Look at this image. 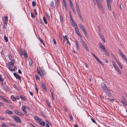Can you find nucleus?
I'll return each mask as SVG.
<instances>
[{
  "instance_id": "13",
  "label": "nucleus",
  "mask_w": 127,
  "mask_h": 127,
  "mask_svg": "<svg viewBox=\"0 0 127 127\" xmlns=\"http://www.w3.org/2000/svg\"><path fill=\"white\" fill-rule=\"evenodd\" d=\"M114 68L115 69L117 70V71L120 74H121V72L120 71L119 69L117 66H115V67H114Z\"/></svg>"
},
{
  "instance_id": "45",
  "label": "nucleus",
  "mask_w": 127,
  "mask_h": 127,
  "mask_svg": "<svg viewBox=\"0 0 127 127\" xmlns=\"http://www.w3.org/2000/svg\"><path fill=\"white\" fill-rule=\"evenodd\" d=\"M4 88L6 90H7L9 89V88L7 85H6L4 87Z\"/></svg>"
},
{
  "instance_id": "10",
  "label": "nucleus",
  "mask_w": 127,
  "mask_h": 127,
  "mask_svg": "<svg viewBox=\"0 0 127 127\" xmlns=\"http://www.w3.org/2000/svg\"><path fill=\"white\" fill-rule=\"evenodd\" d=\"M21 109L25 113V114L27 113V112L26 110V106H23L21 108Z\"/></svg>"
},
{
  "instance_id": "4",
  "label": "nucleus",
  "mask_w": 127,
  "mask_h": 127,
  "mask_svg": "<svg viewBox=\"0 0 127 127\" xmlns=\"http://www.w3.org/2000/svg\"><path fill=\"white\" fill-rule=\"evenodd\" d=\"M98 6L100 9H101L102 8L101 5V0H95Z\"/></svg>"
},
{
  "instance_id": "51",
  "label": "nucleus",
  "mask_w": 127,
  "mask_h": 127,
  "mask_svg": "<svg viewBox=\"0 0 127 127\" xmlns=\"http://www.w3.org/2000/svg\"><path fill=\"white\" fill-rule=\"evenodd\" d=\"M69 117L70 120H72V115H71V114H69Z\"/></svg>"
},
{
  "instance_id": "56",
  "label": "nucleus",
  "mask_w": 127,
  "mask_h": 127,
  "mask_svg": "<svg viewBox=\"0 0 127 127\" xmlns=\"http://www.w3.org/2000/svg\"><path fill=\"white\" fill-rule=\"evenodd\" d=\"M112 64L114 66V67H115V66H116V65L115 64V62L114 61L112 62Z\"/></svg>"
},
{
  "instance_id": "8",
  "label": "nucleus",
  "mask_w": 127,
  "mask_h": 127,
  "mask_svg": "<svg viewBox=\"0 0 127 127\" xmlns=\"http://www.w3.org/2000/svg\"><path fill=\"white\" fill-rule=\"evenodd\" d=\"M14 112L16 114L19 115L21 117L23 116L24 115V114L22 113H21L20 112L18 111V110H14Z\"/></svg>"
},
{
  "instance_id": "58",
  "label": "nucleus",
  "mask_w": 127,
  "mask_h": 127,
  "mask_svg": "<svg viewBox=\"0 0 127 127\" xmlns=\"http://www.w3.org/2000/svg\"><path fill=\"white\" fill-rule=\"evenodd\" d=\"M51 96H52V99L53 100H54L55 99V98H54V95H53V93H51Z\"/></svg>"
},
{
  "instance_id": "20",
  "label": "nucleus",
  "mask_w": 127,
  "mask_h": 127,
  "mask_svg": "<svg viewBox=\"0 0 127 127\" xmlns=\"http://www.w3.org/2000/svg\"><path fill=\"white\" fill-rule=\"evenodd\" d=\"M60 21L61 23H63V19L62 16L60 15Z\"/></svg>"
},
{
  "instance_id": "55",
  "label": "nucleus",
  "mask_w": 127,
  "mask_h": 127,
  "mask_svg": "<svg viewBox=\"0 0 127 127\" xmlns=\"http://www.w3.org/2000/svg\"><path fill=\"white\" fill-rule=\"evenodd\" d=\"M99 36H100V37L102 39V38H103L104 37L101 34V33H100L99 34Z\"/></svg>"
},
{
  "instance_id": "48",
  "label": "nucleus",
  "mask_w": 127,
  "mask_h": 127,
  "mask_svg": "<svg viewBox=\"0 0 127 127\" xmlns=\"http://www.w3.org/2000/svg\"><path fill=\"white\" fill-rule=\"evenodd\" d=\"M75 31L76 32L78 35V34H80V33L78 29H76Z\"/></svg>"
},
{
  "instance_id": "6",
  "label": "nucleus",
  "mask_w": 127,
  "mask_h": 127,
  "mask_svg": "<svg viewBox=\"0 0 127 127\" xmlns=\"http://www.w3.org/2000/svg\"><path fill=\"white\" fill-rule=\"evenodd\" d=\"M14 60H12L11 62H10L8 63V67H13L14 65Z\"/></svg>"
},
{
  "instance_id": "52",
  "label": "nucleus",
  "mask_w": 127,
  "mask_h": 127,
  "mask_svg": "<svg viewBox=\"0 0 127 127\" xmlns=\"http://www.w3.org/2000/svg\"><path fill=\"white\" fill-rule=\"evenodd\" d=\"M31 16L32 18H34L35 17L34 15L32 13H31Z\"/></svg>"
},
{
  "instance_id": "62",
  "label": "nucleus",
  "mask_w": 127,
  "mask_h": 127,
  "mask_svg": "<svg viewBox=\"0 0 127 127\" xmlns=\"http://www.w3.org/2000/svg\"><path fill=\"white\" fill-rule=\"evenodd\" d=\"M122 98L123 99V100H122L124 101H126V100L125 99V97L124 96H122Z\"/></svg>"
},
{
  "instance_id": "25",
  "label": "nucleus",
  "mask_w": 127,
  "mask_h": 127,
  "mask_svg": "<svg viewBox=\"0 0 127 127\" xmlns=\"http://www.w3.org/2000/svg\"><path fill=\"white\" fill-rule=\"evenodd\" d=\"M43 21L46 24H47V21L46 20V19L45 18V16H44L43 17Z\"/></svg>"
},
{
  "instance_id": "37",
  "label": "nucleus",
  "mask_w": 127,
  "mask_h": 127,
  "mask_svg": "<svg viewBox=\"0 0 127 127\" xmlns=\"http://www.w3.org/2000/svg\"><path fill=\"white\" fill-rule=\"evenodd\" d=\"M8 58L10 60H11L12 59V56L10 54L8 55Z\"/></svg>"
},
{
  "instance_id": "53",
  "label": "nucleus",
  "mask_w": 127,
  "mask_h": 127,
  "mask_svg": "<svg viewBox=\"0 0 127 127\" xmlns=\"http://www.w3.org/2000/svg\"><path fill=\"white\" fill-rule=\"evenodd\" d=\"M35 88L36 90L37 93H38V91L37 88V85H35Z\"/></svg>"
},
{
  "instance_id": "46",
  "label": "nucleus",
  "mask_w": 127,
  "mask_h": 127,
  "mask_svg": "<svg viewBox=\"0 0 127 127\" xmlns=\"http://www.w3.org/2000/svg\"><path fill=\"white\" fill-rule=\"evenodd\" d=\"M71 23L72 25V26H74L75 25V24H74V22L73 21H71Z\"/></svg>"
},
{
  "instance_id": "35",
  "label": "nucleus",
  "mask_w": 127,
  "mask_h": 127,
  "mask_svg": "<svg viewBox=\"0 0 127 127\" xmlns=\"http://www.w3.org/2000/svg\"><path fill=\"white\" fill-rule=\"evenodd\" d=\"M126 101H124L123 100H121V103L123 104L124 105H126V104L125 103V102Z\"/></svg>"
},
{
  "instance_id": "27",
  "label": "nucleus",
  "mask_w": 127,
  "mask_h": 127,
  "mask_svg": "<svg viewBox=\"0 0 127 127\" xmlns=\"http://www.w3.org/2000/svg\"><path fill=\"white\" fill-rule=\"evenodd\" d=\"M29 65L30 66H31L32 64V60L31 59H30L29 60Z\"/></svg>"
},
{
  "instance_id": "28",
  "label": "nucleus",
  "mask_w": 127,
  "mask_h": 127,
  "mask_svg": "<svg viewBox=\"0 0 127 127\" xmlns=\"http://www.w3.org/2000/svg\"><path fill=\"white\" fill-rule=\"evenodd\" d=\"M83 46L86 51H89V50L86 44L84 46Z\"/></svg>"
},
{
  "instance_id": "54",
  "label": "nucleus",
  "mask_w": 127,
  "mask_h": 127,
  "mask_svg": "<svg viewBox=\"0 0 127 127\" xmlns=\"http://www.w3.org/2000/svg\"><path fill=\"white\" fill-rule=\"evenodd\" d=\"M76 9L77 10V12L78 13V14H81L80 11L79 10V9Z\"/></svg>"
},
{
  "instance_id": "23",
  "label": "nucleus",
  "mask_w": 127,
  "mask_h": 127,
  "mask_svg": "<svg viewBox=\"0 0 127 127\" xmlns=\"http://www.w3.org/2000/svg\"><path fill=\"white\" fill-rule=\"evenodd\" d=\"M11 98L13 101H14L16 100V98L13 95L11 96Z\"/></svg>"
},
{
  "instance_id": "36",
  "label": "nucleus",
  "mask_w": 127,
  "mask_h": 127,
  "mask_svg": "<svg viewBox=\"0 0 127 127\" xmlns=\"http://www.w3.org/2000/svg\"><path fill=\"white\" fill-rule=\"evenodd\" d=\"M19 53H20V55H23V51L22 50H21V49L20 50H19Z\"/></svg>"
},
{
  "instance_id": "60",
  "label": "nucleus",
  "mask_w": 127,
  "mask_h": 127,
  "mask_svg": "<svg viewBox=\"0 0 127 127\" xmlns=\"http://www.w3.org/2000/svg\"><path fill=\"white\" fill-rule=\"evenodd\" d=\"M53 41L54 43V44L55 45H56V40L54 39L53 38Z\"/></svg>"
},
{
  "instance_id": "63",
  "label": "nucleus",
  "mask_w": 127,
  "mask_h": 127,
  "mask_svg": "<svg viewBox=\"0 0 127 127\" xmlns=\"http://www.w3.org/2000/svg\"><path fill=\"white\" fill-rule=\"evenodd\" d=\"M6 103H11V101L9 100H7L6 101Z\"/></svg>"
},
{
  "instance_id": "26",
  "label": "nucleus",
  "mask_w": 127,
  "mask_h": 127,
  "mask_svg": "<svg viewBox=\"0 0 127 127\" xmlns=\"http://www.w3.org/2000/svg\"><path fill=\"white\" fill-rule=\"evenodd\" d=\"M9 125L11 126H13L15 127L16 125L13 123H10L9 124Z\"/></svg>"
},
{
  "instance_id": "2",
  "label": "nucleus",
  "mask_w": 127,
  "mask_h": 127,
  "mask_svg": "<svg viewBox=\"0 0 127 127\" xmlns=\"http://www.w3.org/2000/svg\"><path fill=\"white\" fill-rule=\"evenodd\" d=\"M37 72L42 77L45 74L44 71V70L41 69H38V68L37 69Z\"/></svg>"
},
{
  "instance_id": "50",
  "label": "nucleus",
  "mask_w": 127,
  "mask_h": 127,
  "mask_svg": "<svg viewBox=\"0 0 127 127\" xmlns=\"http://www.w3.org/2000/svg\"><path fill=\"white\" fill-rule=\"evenodd\" d=\"M38 120H37V121H36V122L38 123L39 124L40 122L42 120L40 118H39V119Z\"/></svg>"
},
{
  "instance_id": "19",
  "label": "nucleus",
  "mask_w": 127,
  "mask_h": 127,
  "mask_svg": "<svg viewBox=\"0 0 127 127\" xmlns=\"http://www.w3.org/2000/svg\"><path fill=\"white\" fill-rule=\"evenodd\" d=\"M50 5L51 7H53L54 6V1L52 0L50 2Z\"/></svg>"
},
{
  "instance_id": "18",
  "label": "nucleus",
  "mask_w": 127,
  "mask_h": 127,
  "mask_svg": "<svg viewBox=\"0 0 127 127\" xmlns=\"http://www.w3.org/2000/svg\"><path fill=\"white\" fill-rule=\"evenodd\" d=\"M75 43L76 44L77 49H79V48L78 41L76 40H75Z\"/></svg>"
},
{
  "instance_id": "9",
  "label": "nucleus",
  "mask_w": 127,
  "mask_h": 127,
  "mask_svg": "<svg viewBox=\"0 0 127 127\" xmlns=\"http://www.w3.org/2000/svg\"><path fill=\"white\" fill-rule=\"evenodd\" d=\"M41 85L44 91L46 92H47V90L46 89L45 83H41Z\"/></svg>"
},
{
  "instance_id": "43",
  "label": "nucleus",
  "mask_w": 127,
  "mask_h": 127,
  "mask_svg": "<svg viewBox=\"0 0 127 127\" xmlns=\"http://www.w3.org/2000/svg\"><path fill=\"white\" fill-rule=\"evenodd\" d=\"M4 40H5V41L6 42H7L8 40L7 37L5 36H4Z\"/></svg>"
},
{
  "instance_id": "64",
  "label": "nucleus",
  "mask_w": 127,
  "mask_h": 127,
  "mask_svg": "<svg viewBox=\"0 0 127 127\" xmlns=\"http://www.w3.org/2000/svg\"><path fill=\"white\" fill-rule=\"evenodd\" d=\"M30 126L31 127H35L32 124H30Z\"/></svg>"
},
{
  "instance_id": "16",
  "label": "nucleus",
  "mask_w": 127,
  "mask_h": 127,
  "mask_svg": "<svg viewBox=\"0 0 127 127\" xmlns=\"http://www.w3.org/2000/svg\"><path fill=\"white\" fill-rule=\"evenodd\" d=\"M20 98L23 99V100L26 101L27 100V99L26 98H25L22 95H20Z\"/></svg>"
},
{
  "instance_id": "24",
  "label": "nucleus",
  "mask_w": 127,
  "mask_h": 127,
  "mask_svg": "<svg viewBox=\"0 0 127 127\" xmlns=\"http://www.w3.org/2000/svg\"><path fill=\"white\" fill-rule=\"evenodd\" d=\"M116 61H117V64H118V65H119V66L122 69L123 68V67L122 66V65H121V64L120 63V62L118 61V60H117Z\"/></svg>"
},
{
  "instance_id": "57",
  "label": "nucleus",
  "mask_w": 127,
  "mask_h": 127,
  "mask_svg": "<svg viewBox=\"0 0 127 127\" xmlns=\"http://www.w3.org/2000/svg\"><path fill=\"white\" fill-rule=\"evenodd\" d=\"M73 12V13L75 14V13H76V12H75V9L74 8H73L72 9H71Z\"/></svg>"
},
{
  "instance_id": "1",
  "label": "nucleus",
  "mask_w": 127,
  "mask_h": 127,
  "mask_svg": "<svg viewBox=\"0 0 127 127\" xmlns=\"http://www.w3.org/2000/svg\"><path fill=\"white\" fill-rule=\"evenodd\" d=\"M101 86L102 90L109 97H110L111 94V91L106 86L104 82H103L101 83Z\"/></svg>"
},
{
  "instance_id": "30",
  "label": "nucleus",
  "mask_w": 127,
  "mask_h": 127,
  "mask_svg": "<svg viewBox=\"0 0 127 127\" xmlns=\"http://www.w3.org/2000/svg\"><path fill=\"white\" fill-rule=\"evenodd\" d=\"M36 2L35 1H32V6H33L34 7L36 6Z\"/></svg>"
},
{
  "instance_id": "29",
  "label": "nucleus",
  "mask_w": 127,
  "mask_h": 127,
  "mask_svg": "<svg viewBox=\"0 0 127 127\" xmlns=\"http://www.w3.org/2000/svg\"><path fill=\"white\" fill-rule=\"evenodd\" d=\"M103 51L107 55V56H109V54L108 53V51L106 50L105 49Z\"/></svg>"
},
{
  "instance_id": "21",
  "label": "nucleus",
  "mask_w": 127,
  "mask_h": 127,
  "mask_svg": "<svg viewBox=\"0 0 127 127\" xmlns=\"http://www.w3.org/2000/svg\"><path fill=\"white\" fill-rule=\"evenodd\" d=\"M64 6L65 7V9L67 11L68 10V8L67 7V3L66 2H64Z\"/></svg>"
},
{
  "instance_id": "42",
  "label": "nucleus",
  "mask_w": 127,
  "mask_h": 127,
  "mask_svg": "<svg viewBox=\"0 0 127 127\" xmlns=\"http://www.w3.org/2000/svg\"><path fill=\"white\" fill-rule=\"evenodd\" d=\"M35 77L36 79L39 80L40 79L39 76L37 75H35Z\"/></svg>"
},
{
  "instance_id": "41",
  "label": "nucleus",
  "mask_w": 127,
  "mask_h": 127,
  "mask_svg": "<svg viewBox=\"0 0 127 127\" xmlns=\"http://www.w3.org/2000/svg\"><path fill=\"white\" fill-rule=\"evenodd\" d=\"M76 9H79V5L77 3H76Z\"/></svg>"
},
{
  "instance_id": "12",
  "label": "nucleus",
  "mask_w": 127,
  "mask_h": 127,
  "mask_svg": "<svg viewBox=\"0 0 127 127\" xmlns=\"http://www.w3.org/2000/svg\"><path fill=\"white\" fill-rule=\"evenodd\" d=\"M99 44L100 47L103 50V51L105 49L104 46L101 43L99 42Z\"/></svg>"
},
{
  "instance_id": "17",
  "label": "nucleus",
  "mask_w": 127,
  "mask_h": 127,
  "mask_svg": "<svg viewBox=\"0 0 127 127\" xmlns=\"http://www.w3.org/2000/svg\"><path fill=\"white\" fill-rule=\"evenodd\" d=\"M39 124L40 125L44 126L45 125V123L42 120Z\"/></svg>"
},
{
  "instance_id": "59",
  "label": "nucleus",
  "mask_w": 127,
  "mask_h": 127,
  "mask_svg": "<svg viewBox=\"0 0 127 127\" xmlns=\"http://www.w3.org/2000/svg\"><path fill=\"white\" fill-rule=\"evenodd\" d=\"M2 100H3V101H4L5 102H6V101L7 100L5 98H4V97H2Z\"/></svg>"
},
{
  "instance_id": "15",
  "label": "nucleus",
  "mask_w": 127,
  "mask_h": 127,
  "mask_svg": "<svg viewBox=\"0 0 127 127\" xmlns=\"http://www.w3.org/2000/svg\"><path fill=\"white\" fill-rule=\"evenodd\" d=\"M23 55H24V56L25 58H27L28 57L27 54V52L24 50L23 51Z\"/></svg>"
},
{
  "instance_id": "38",
  "label": "nucleus",
  "mask_w": 127,
  "mask_h": 127,
  "mask_svg": "<svg viewBox=\"0 0 127 127\" xmlns=\"http://www.w3.org/2000/svg\"><path fill=\"white\" fill-rule=\"evenodd\" d=\"M107 6L108 8V9L109 10H111V6L110 4H107Z\"/></svg>"
},
{
  "instance_id": "39",
  "label": "nucleus",
  "mask_w": 127,
  "mask_h": 127,
  "mask_svg": "<svg viewBox=\"0 0 127 127\" xmlns=\"http://www.w3.org/2000/svg\"><path fill=\"white\" fill-rule=\"evenodd\" d=\"M8 67V68L9 69V70L12 71H15V69H13L11 68V67Z\"/></svg>"
},
{
  "instance_id": "32",
  "label": "nucleus",
  "mask_w": 127,
  "mask_h": 127,
  "mask_svg": "<svg viewBox=\"0 0 127 127\" xmlns=\"http://www.w3.org/2000/svg\"><path fill=\"white\" fill-rule=\"evenodd\" d=\"M81 43L82 45L83 46H84L86 44L85 42L82 40H81Z\"/></svg>"
},
{
  "instance_id": "40",
  "label": "nucleus",
  "mask_w": 127,
  "mask_h": 127,
  "mask_svg": "<svg viewBox=\"0 0 127 127\" xmlns=\"http://www.w3.org/2000/svg\"><path fill=\"white\" fill-rule=\"evenodd\" d=\"M2 127H8L7 126H6L4 123H3L2 125Z\"/></svg>"
},
{
  "instance_id": "34",
  "label": "nucleus",
  "mask_w": 127,
  "mask_h": 127,
  "mask_svg": "<svg viewBox=\"0 0 127 127\" xmlns=\"http://www.w3.org/2000/svg\"><path fill=\"white\" fill-rule=\"evenodd\" d=\"M34 118L35 120H36V121H37V120H39V118H40L36 116H34Z\"/></svg>"
},
{
  "instance_id": "33",
  "label": "nucleus",
  "mask_w": 127,
  "mask_h": 127,
  "mask_svg": "<svg viewBox=\"0 0 127 127\" xmlns=\"http://www.w3.org/2000/svg\"><path fill=\"white\" fill-rule=\"evenodd\" d=\"M79 25H80V27L81 30H82L83 29H85V28H84L83 26L81 24H80Z\"/></svg>"
},
{
  "instance_id": "22",
  "label": "nucleus",
  "mask_w": 127,
  "mask_h": 127,
  "mask_svg": "<svg viewBox=\"0 0 127 127\" xmlns=\"http://www.w3.org/2000/svg\"><path fill=\"white\" fill-rule=\"evenodd\" d=\"M4 81V79L2 78V75L0 74V81L1 82V84H3V82Z\"/></svg>"
},
{
  "instance_id": "61",
  "label": "nucleus",
  "mask_w": 127,
  "mask_h": 127,
  "mask_svg": "<svg viewBox=\"0 0 127 127\" xmlns=\"http://www.w3.org/2000/svg\"><path fill=\"white\" fill-rule=\"evenodd\" d=\"M121 56L122 57L123 59H124L126 58L125 57V56L123 54H122V55H121Z\"/></svg>"
},
{
  "instance_id": "49",
  "label": "nucleus",
  "mask_w": 127,
  "mask_h": 127,
  "mask_svg": "<svg viewBox=\"0 0 127 127\" xmlns=\"http://www.w3.org/2000/svg\"><path fill=\"white\" fill-rule=\"evenodd\" d=\"M69 4H70V6L71 7V9L74 8V7H73V5L72 4V3H69Z\"/></svg>"
},
{
  "instance_id": "31",
  "label": "nucleus",
  "mask_w": 127,
  "mask_h": 127,
  "mask_svg": "<svg viewBox=\"0 0 127 127\" xmlns=\"http://www.w3.org/2000/svg\"><path fill=\"white\" fill-rule=\"evenodd\" d=\"M95 59L99 63L101 64H102V63L101 61L97 57V58H95Z\"/></svg>"
},
{
  "instance_id": "7",
  "label": "nucleus",
  "mask_w": 127,
  "mask_h": 127,
  "mask_svg": "<svg viewBox=\"0 0 127 127\" xmlns=\"http://www.w3.org/2000/svg\"><path fill=\"white\" fill-rule=\"evenodd\" d=\"M13 75L17 79H18L20 81H21V76L19 75L15 72L13 73Z\"/></svg>"
},
{
  "instance_id": "44",
  "label": "nucleus",
  "mask_w": 127,
  "mask_h": 127,
  "mask_svg": "<svg viewBox=\"0 0 127 127\" xmlns=\"http://www.w3.org/2000/svg\"><path fill=\"white\" fill-rule=\"evenodd\" d=\"M70 21H73V18L72 17L71 15L70 14Z\"/></svg>"
},
{
  "instance_id": "14",
  "label": "nucleus",
  "mask_w": 127,
  "mask_h": 127,
  "mask_svg": "<svg viewBox=\"0 0 127 127\" xmlns=\"http://www.w3.org/2000/svg\"><path fill=\"white\" fill-rule=\"evenodd\" d=\"M5 112L8 114H13L12 112L10 110H7L5 111Z\"/></svg>"
},
{
  "instance_id": "11",
  "label": "nucleus",
  "mask_w": 127,
  "mask_h": 127,
  "mask_svg": "<svg viewBox=\"0 0 127 127\" xmlns=\"http://www.w3.org/2000/svg\"><path fill=\"white\" fill-rule=\"evenodd\" d=\"M63 38H65L66 40L67 41V42H66V43L67 44H68L69 45H71L70 43L69 42L68 39L67 38V36L66 35H65L64 36H63Z\"/></svg>"
},
{
  "instance_id": "47",
  "label": "nucleus",
  "mask_w": 127,
  "mask_h": 127,
  "mask_svg": "<svg viewBox=\"0 0 127 127\" xmlns=\"http://www.w3.org/2000/svg\"><path fill=\"white\" fill-rule=\"evenodd\" d=\"M78 15H79V17H80V20H81L82 21H82V16H81V14H78Z\"/></svg>"
},
{
  "instance_id": "3",
  "label": "nucleus",
  "mask_w": 127,
  "mask_h": 127,
  "mask_svg": "<svg viewBox=\"0 0 127 127\" xmlns=\"http://www.w3.org/2000/svg\"><path fill=\"white\" fill-rule=\"evenodd\" d=\"M12 118L17 122L20 123H21V121L20 118L18 117L15 115H13L12 116Z\"/></svg>"
},
{
  "instance_id": "5",
  "label": "nucleus",
  "mask_w": 127,
  "mask_h": 127,
  "mask_svg": "<svg viewBox=\"0 0 127 127\" xmlns=\"http://www.w3.org/2000/svg\"><path fill=\"white\" fill-rule=\"evenodd\" d=\"M8 18L6 16H5L4 17L3 19V23L4 25H7V22L8 21Z\"/></svg>"
}]
</instances>
